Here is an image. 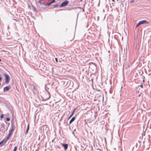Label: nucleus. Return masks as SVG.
Returning a JSON list of instances; mask_svg holds the SVG:
<instances>
[{"label":"nucleus","instance_id":"nucleus-26","mask_svg":"<svg viewBox=\"0 0 151 151\" xmlns=\"http://www.w3.org/2000/svg\"><path fill=\"white\" fill-rule=\"evenodd\" d=\"M11 133L9 132L8 135V136L9 137H10V135H11Z\"/></svg>","mask_w":151,"mask_h":151},{"label":"nucleus","instance_id":"nucleus-43","mask_svg":"<svg viewBox=\"0 0 151 151\" xmlns=\"http://www.w3.org/2000/svg\"><path fill=\"white\" fill-rule=\"evenodd\" d=\"M140 96V94H139V96Z\"/></svg>","mask_w":151,"mask_h":151},{"label":"nucleus","instance_id":"nucleus-27","mask_svg":"<svg viewBox=\"0 0 151 151\" xmlns=\"http://www.w3.org/2000/svg\"><path fill=\"white\" fill-rule=\"evenodd\" d=\"M3 115H2V114L1 115V116H0V118H3Z\"/></svg>","mask_w":151,"mask_h":151},{"label":"nucleus","instance_id":"nucleus-41","mask_svg":"<svg viewBox=\"0 0 151 151\" xmlns=\"http://www.w3.org/2000/svg\"><path fill=\"white\" fill-rule=\"evenodd\" d=\"M63 116H63H63H62V117H63Z\"/></svg>","mask_w":151,"mask_h":151},{"label":"nucleus","instance_id":"nucleus-50","mask_svg":"<svg viewBox=\"0 0 151 151\" xmlns=\"http://www.w3.org/2000/svg\"><path fill=\"white\" fill-rule=\"evenodd\" d=\"M37 151V150H36V151Z\"/></svg>","mask_w":151,"mask_h":151},{"label":"nucleus","instance_id":"nucleus-49","mask_svg":"<svg viewBox=\"0 0 151 151\" xmlns=\"http://www.w3.org/2000/svg\"><path fill=\"white\" fill-rule=\"evenodd\" d=\"M62 9H60V10H62Z\"/></svg>","mask_w":151,"mask_h":151},{"label":"nucleus","instance_id":"nucleus-42","mask_svg":"<svg viewBox=\"0 0 151 151\" xmlns=\"http://www.w3.org/2000/svg\"><path fill=\"white\" fill-rule=\"evenodd\" d=\"M78 14L77 15V18H78Z\"/></svg>","mask_w":151,"mask_h":151},{"label":"nucleus","instance_id":"nucleus-16","mask_svg":"<svg viewBox=\"0 0 151 151\" xmlns=\"http://www.w3.org/2000/svg\"><path fill=\"white\" fill-rule=\"evenodd\" d=\"M30 88H33V90H34L35 89V86L33 85H30Z\"/></svg>","mask_w":151,"mask_h":151},{"label":"nucleus","instance_id":"nucleus-15","mask_svg":"<svg viewBox=\"0 0 151 151\" xmlns=\"http://www.w3.org/2000/svg\"><path fill=\"white\" fill-rule=\"evenodd\" d=\"M38 2L40 4H42V5L45 4L44 2H42L41 1H38Z\"/></svg>","mask_w":151,"mask_h":151},{"label":"nucleus","instance_id":"nucleus-24","mask_svg":"<svg viewBox=\"0 0 151 151\" xmlns=\"http://www.w3.org/2000/svg\"><path fill=\"white\" fill-rule=\"evenodd\" d=\"M72 116V115L70 114L69 117L68 118V120H69Z\"/></svg>","mask_w":151,"mask_h":151},{"label":"nucleus","instance_id":"nucleus-2","mask_svg":"<svg viewBox=\"0 0 151 151\" xmlns=\"http://www.w3.org/2000/svg\"><path fill=\"white\" fill-rule=\"evenodd\" d=\"M50 97V94L48 91H47L43 95L42 99L43 101H46L48 100Z\"/></svg>","mask_w":151,"mask_h":151},{"label":"nucleus","instance_id":"nucleus-11","mask_svg":"<svg viewBox=\"0 0 151 151\" xmlns=\"http://www.w3.org/2000/svg\"><path fill=\"white\" fill-rule=\"evenodd\" d=\"M75 119V117L74 116L73 117L71 120H70L69 124H70L72 122H73Z\"/></svg>","mask_w":151,"mask_h":151},{"label":"nucleus","instance_id":"nucleus-23","mask_svg":"<svg viewBox=\"0 0 151 151\" xmlns=\"http://www.w3.org/2000/svg\"><path fill=\"white\" fill-rule=\"evenodd\" d=\"M134 1V0H131L130 1V2L131 3H133Z\"/></svg>","mask_w":151,"mask_h":151},{"label":"nucleus","instance_id":"nucleus-19","mask_svg":"<svg viewBox=\"0 0 151 151\" xmlns=\"http://www.w3.org/2000/svg\"><path fill=\"white\" fill-rule=\"evenodd\" d=\"M9 137L8 136L7 137H6V139L5 140V143H6L7 140L8 139H9Z\"/></svg>","mask_w":151,"mask_h":151},{"label":"nucleus","instance_id":"nucleus-5","mask_svg":"<svg viewBox=\"0 0 151 151\" xmlns=\"http://www.w3.org/2000/svg\"><path fill=\"white\" fill-rule=\"evenodd\" d=\"M4 76L5 78V83H9L10 79V77L8 74L6 73L4 74Z\"/></svg>","mask_w":151,"mask_h":151},{"label":"nucleus","instance_id":"nucleus-30","mask_svg":"<svg viewBox=\"0 0 151 151\" xmlns=\"http://www.w3.org/2000/svg\"><path fill=\"white\" fill-rule=\"evenodd\" d=\"M139 86H140L141 88H142L143 87V86L142 85H141Z\"/></svg>","mask_w":151,"mask_h":151},{"label":"nucleus","instance_id":"nucleus-14","mask_svg":"<svg viewBox=\"0 0 151 151\" xmlns=\"http://www.w3.org/2000/svg\"><path fill=\"white\" fill-rule=\"evenodd\" d=\"M69 2H70L72 4H73V2H72V0H69L68 1L67 0V5Z\"/></svg>","mask_w":151,"mask_h":151},{"label":"nucleus","instance_id":"nucleus-18","mask_svg":"<svg viewBox=\"0 0 151 151\" xmlns=\"http://www.w3.org/2000/svg\"><path fill=\"white\" fill-rule=\"evenodd\" d=\"M17 147L16 146H15L13 149V151H16L17 150Z\"/></svg>","mask_w":151,"mask_h":151},{"label":"nucleus","instance_id":"nucleus-25","mask_svg":"<svg viewBox=\"0 0 151 151\" xmlns=\"http://www.w3.org/2000/svg\"><path fill=\"white\" fill-rule=\"evenodd\" d=\"M75 109H74L73 111L72 112V113H71V115H72V116L73 115V112H74L75 111Z\"/></svg>","mask_w":151,"mask_h":151},{"label":"nucleus","instance_id":"nucleus-7","mask_svg":"<svg viewBox=\"0 0 151 151\" xmlns=\"http://www.w3.org/2000/svg\"><path fill=\"white\" fill-rule=\"evenodd\" d=\"M73 84V82L72 81H71L70 80H67V86H68L70 85L72 86Z\"/></svg>","mask_w":151,"mask_h":151},{"label":"nucleus","instance_id":"nucleus-37","mask_svg":"<svg viewBox=\"0 0 151 151\" xmlns=\"http://www.w3.org/2000/svg\"><path fill=\"white\" fill-rule=\"evenodd\" d=\"M112 1H113V2H114V0H112Z\"/></svg>","mask_w":151,"mask_h":151},{"label":"nucleus","instance_id":"nucleus-31","mask_svg":"<svg viewBox=\"0 0 151 151\" xmlns=\"http://www.w3.org/2000/svg\"><path fill=\"white\" fill-rule=\"evenodd\" d=\"M55 60L56 62H58V60L57 58H55Z\"/></svg>","mask_w":151,"mask_h":151},{"label":"nucleus","instance_id":"nucleus-12","mask_svg":"<svg viewBox=\"0 0 151 151\" xmlns=\"http://www.w3.org/2000/svg\"><path fill=\"white\" fill-rule=\"evenodd\" d=\"M61 145L62 146L64 147V149L65 150H66V144H63L61 143Z\"/></svg>","mask_w":151,"mask_h":151},{"label":"nucleus","instance_id":"nucleus-48","mask_svg":"<svg viewBox=\"0 0 151 151\" xmlns=\"http://www.w3.org/2000/svg\"><path fill=\"white\" fill-rule=\"evenodd\" d=\"M1 83H0V86H1Z\"/></svg>","mask_w":151,"mask_h":151},{"label":"nucleus","instance_id":"nucleus-29","mask_svg":"<svg viewBox=\"0 0 151 151\" xmlns=\"http://www.w3.org/2000/svg\"><path fill=\"white\" fill-rule=\"evenodd\" d=\"M50 3H48L47 4V5H47V6H50Z\"/></svg>","mask_w":151,"mask_h":151},{"label":"nucleus","instance_id":"nucleus-38","mask_svg":"<svg viewBox=\"0 0 151 151\" xmlns=\"http://www.w3.org/2000/svg\"><path fill=\"white\" fill-rule=\"evenodd\" d=\"M84 9H83V12H84Z\"/></svg>","mask_w":151,"mask_h":151},{"label":"nucleus","instance_id":"nucleus-51","mask_svg":"<svg viewBox=\"0 0 151 151\" xmlns=\"http://www.w3.org/2000/svg\"><path fill=\"white\" fill-rule=\"evenodd\" d=\"M0 69H1L0 68Z\"/></svg>","mask_w":151,"mask_h":151},{"label":"nucleus","instance_id":"nucleus-33","mask_svg":"<svg viewBox=\"0 0 151 151\" xmlns=\"http://www.w3.org/2000/svg\"><path fill=\"white\" fill-rule=\"evenodd\" d=\"M50 4H52V1H51V2H49Z\"/></svg>","mask_w":151,"mask_h":151},{"label":"nucleus","instance_id":"nucleus-35","mask_svg":"<svg viewBox=\"0 0 151 151\" xmlns=\"http://www.w3.org/2000/svg\"><path fill=\"white\" fill-rule=\"evenodd\" d=\"M1 77L0 76V81H1Z\"/></svg>","mask_w":151,"mask_h":151},{"label":"nucleus","instance_id":"nucleus-45","mask_svg":"<svg viewBox=\"0 0 151 151\" xmlns=\"http://www.w3.org/2000/svg\"><path fill=\"white\" fill-rule=\"evenodd\" d=\"M94 66H95V68H96V66L94 65Z\"/></svg>","mask_w":151,"mask_h":151},{"label":"nucleus","instance_id":"nucleus-3","mask_svg":"<svg viewBox=\"0 0 151 151\" xmlns=\"http://www.w3.org/2000/svg\"><path fill=\"white\" fill-rule=\"evenodd\" d=\"M6 127L5 126L4 124L1 123L0 128V131L4 133L7 130V127Z\"/></svg>","mask_w":151,"mask_h":151},{"label":"nucleus","instance_id":"nucleus-47","mask_svg":"<svg viewBox=\"0 0 151 151\" xmlns=\"http://www.w3.org/2000/svg\"><path fill=\"white\" fill-rule=\"evenodd\" d=\"M143 81L144 82V80H143Z\"/></svg>","mask_w":151,"mask_h":151},{"label":"nucleus","instance_id":"nucleus-21","mask_svg":"<svg viewBox=\"0 0 151 151\" xmlns=\"http://www.w3.org/2000/svg\"><path fill=\"white\" fill-rule=\"evenodd\" d=\"M6 120L7 121H9L10 120V119L9 118L7 117L6 118Z\"/></svg>","mask_w":151,"mask_h":151},{"label":"nucleus","instance_id":"nucleus-9","mask_svg":"<svg viewBox=\"0 0 151 151\" xmlns=\"http://www.w3.org/2000/svg\"><path fill=\"white\" fill-rule=\"evenodd\" d=\"M14 129V124L11 123V127L10 129L9 130V133H12V132L13 131Z\"/></svg>","mask_w":151,"mask_h":151},{"label":"nucleus","instance_id":"nucleus-39","mask_svg":"<svg viewBox=\"0 0 151 151\" xmlns=\"http://www.w3.org/2000/svg\"><path fill=\"white\" fill-rule=\"evenodd\" d=\"M1 59L0 58V62H1Z\"/></svg>","mask_w":151,"mask_h":151},{"label":"nucleus","instance_id":"nucleus-20","mask_svg":"<svg viewBox=\"0 0 151 151\" xmlns=\"http://www.w3.org/2000/svg\"><path fill=\"white\" fill-rule=\"evenodd\" d=\"M33 9H34V11L37 12V10L36 9L35 7H34V6H33Z\"/></svg>","mask_w":151,"mask_h":151},{"label":"nucleus","instance_id":"nucleus-32","mask_svg":"<svg viewBox=\"0 0 151 151\" xmlns=\"http://www.w3.org/2000/svg\"><path fill=\"white\" fill-rule=\"evenodd\" d=\"M4 140H3L2 141L0 142V145L4 141Z\"/></svg>","mask_w":151,"mask_h":151},{"label":"nucleus","instance_id":"nucleus-13","mask_svg":"<svg viewBox=\"0 0 151 151\" xmlns=\"http://www.w3.org/2000/svg\"><path fill=\"white\" fill-rule=\"evenodd\" d=\"M29 129V124H28L27 127V130L26 132V134L28 133Z\"/></svg>","mask_w":151,"mask_h":151},{"label":"nucleus","instance_id":"nucleus-36","mask_svg":"<svg viewBox=\"0 0 151 151\" xmlns=\"http://www.w3.org/2000/svg\"><path fill=\"white\" fill-rule=\"evenodd\" d=\"M66 145H67V147H68V144H67Z\"/></svg>","mask_w":151,"mask_h":151},{"label":"nucleus","instance_id":"nucleus-28","mask_svg":"<svg viewBox=\"0 0 151 151\" xmlns=\"http://www.w3.org/2000/svg\"><path fill=\"white\" fill-rule=\"evenodd\" d=\"M51 1L53 3L55 2V0H52Z\"/></svg>","mask_w":151,"mask_h":151},{"label":"nucleus","instance_id":"nucleus-34","mask_svg":"<svg viewBox=\"0 0 151 151\" xmlns=\"http://www.w3.org/2000/svg\"><path fill=\"white\" fill-rule=\"evenodd\" d=\"M50 4H52V1H51V2H49Z\"/></svg>","mask_w":151,"mask_h":151},{"label":"nucleus","instance_id":"nucleus-1","mask_svg":"<svg viewBox=\"0 0 151 151\" xmlns=\"http://www.w3.org/2000/svg\"><path fill=\"white\" fill-rule=\"evenodd\" d=\"M74 73V68L69 65H67V77L70 79H73Z\"/></svg>","mask_w":151,"mask_h":151},{"label":"nucleus","instance_id":"nucleus-8","mask_svg":"<svg viewBox=\"0 0 151 151\" xmlns=\"http://www.w3.org/2000/svg\"><path fill=\"white\" fill-rule=\"evenodd\" d=\"M9 86H10V85H9L8 86H6V87H5L4 88V91L5 92V91H8L9 89L10 88L9 87Z\"/></svg>","mask_w":151,"mask_h":151},{"label":"nucleus","instance_id":"nucleus-22","mask_svg":"<svg viewBox=\"0 0 151 151\" xmlns=\"http://www.w3.org/2000/svg\"><path fill=\"white\" fill-rule=\"evenodd\" d=\"M58 6V5H55L54 6V8L57 7Z\"/></svg>","mask_w":151,"mask_h":151},{"label":"nucleus","instance_id":"nucleus-40","mask_svg":"<svg viewBox=\"0 0 151 151\" xmlns=\"http://www.w3.org/2000/svg\"><path fill=\"white\" fill-rule=\"evenodd\" d=\"M99 151H101L100 150H99Z\"/></svg>","mask_w":151,"mask_h":151},{"label":"nucleus","instance_id":"nucleus-6","mask_svg":"<svg viewBox=\"0 0 151 151\" xmlns=\"http://www.w3.org/2000/svg\"><path fill=\"white\" fill-rule=\"evenodd\" d=\"M75 35L73 32L70 35H68V40L70 41H71L74 37Z\"/></svg>","mask_w":151,"mask_h":151},{"label":"nucleus","instance_id":"nucleus-4","mask_svg":"<svg viewBox=\"0 0 151 151\" xmlns=\"http://www.w3.org/2000/svg\"><path fill=\"white\" fill-rule=\"evenodd\" d=\"M149 23V22L146 20H143L139 22L137 24L136 27H138L140 25L144 24H148Z\"/></svg>","mask_w":151,"mask_h":151},{"label":"nucleus","instance_id":"nucleus-17","mask_svg":"<svg viewBox=\"0 0 151 151\" xmlns=\"http://www.w3.org/2000/svg\"><path fill=\"white\" fill-rule=\"evenodd\" d=\"M13 19L14 20H15V21H16L17 22H19V19H14V18H13Z\"/></svg>","mask_w":151,"mask_h":151},{"label":"nucleus","instance_id":"nucleus-10","mask_svg":"<svg viewBox=\"0 0 151 151\" xmlns=\"http://www.w3.org/2000/svg\"><path fill=\"white\" fill-rule=\"evenodd\" d=\"M66 6V1L62 3L60 5V7H63Z\"/></svg>","mask_w":151,"mask_h":151},{"label":"nucleus","instance_id":"nucleus-46","mask_svg":"<svg viewBox=\"0 0 151 151\" xmlns=\"http://www.w3.org/2000/svg\"><path fill=\"white\" fill-rule=\"evenodd\" d=\"M26 150H27V147H26Z\"/></svg>","mask_w":151,"mask_h":151},{"label":"nucleus","instance_id":"nucleus-44","mask_svg":"<svg viewBox=\"0 0 151 151\" xmlns=\"http://www.w3.org/2000/svg\"><path fill=\"white\" fill-rule=\"evenodd\" d=\"M41 1V0H38V1Z\"/></svg>","mask_w":151,"mask_h":151}]
</instances>
